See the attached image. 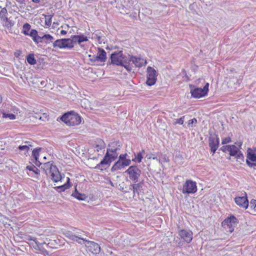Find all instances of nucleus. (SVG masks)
<instances>
[{"label": "nucleus", "instance_id": "f257e3e1", "mask_svg": "<svg viewBox=\"0 0 256 256\" xmlns=\"http://www.w3.org/2000/svg\"><path fill=\"white\" fill-rule=\"evenodd\" d=\"M42 168L52 181L58 182L62 180V176L57 167L53 164L52 162H48L44 164Z\"/></svg>", "mask_w": 256, "mask_h": 256}, {"label": "nucleus", "instance_id": "f03ea898", "mask_svg": "<svg viewBox=\"0 0 256 256\" xmlns=\"http://www.w3.org/2000/svg\"><path fill=\"white\" fill-rule=\"evenodd\" d=\"M60 120L70 126H76L81 122L80 116L74 112L65 113L61 116Z\"/></svg>", "mask_w": 256, "mask_h": 256}, {"label": "nucleus", "instance_id": "7ed1b4c3", "mask_svg": "<svg viewBox=\"0 0 256 256\" xmlns=\"http://www.w3.org/2000/svg\"><path fill=\"white\" fill-rule=\"evenodd\" d=\"M131 163L130 156L128 154H122L119 156L118 160L112 168V171L114 172L129 166Z\"/></svg>", "mask_w": 256, "mask_h": 256}, {"label": "nucleus", "instance_id": "20e7f679", "mask_svg": "<svg viewBox=\"0 0 256 256\" xmlns=\"http://www.w3.org/2000/svg\"><path fill=\"white\" fill-rule=\"evenodd\" d=\"M110 64L121 66L124 62H128V57L123 54L122 51L115 52L111 54Z\"/></svg>", "mask_w": 256, "mask_h": 256}, {"label": "nucleus", "instance_id": "39448f33", "mask_svg": "<svg viewBox=\"0 0 256 256\" xmlns=\"http://www.w3.org/2000/svg\"><path fill=\"white\" fill-rule=\"evenodd\" d=\"M125 172L128 175L130 180L133 182L136 183L138 182L141 174V170L137 166H130Z\"/></svg>", "mask_w": 256, "mask_h": 256}, {"label": "nucleus", "instance_id": "423d86ee", "mask_svg": "<svg viewBox=\"0 0 256 256\" xmlns=\"http://www.w3.org/2000/svg\"><path fill=\"white\" fill-rule=\"evenodd\" d=\"M237 224L238 220L232 216L224 220L222 222V226L225 228L228 229V232H232Z\"/></svg>", "mask_w": 256, "mask_h": 256}, {"label": "nucleus", "instance_id": "0eeeda50", "mask_svg": "<svg viewBox=\"0 0 256 256\" xmlns=\"http://www.w3.org/2000/svg\"><path fill=\"white\" fill-rule=\"evenodd\" d=\"M147 80L146 84L152 86L155 84L157 80V72L154 68L151 66H148L146 70Z\"/></svg>", "mask_w": 256, "mask_h": 256}, {"label": "nucleus", "instance_id": "6e6552de", "mask_svg": "<svg viewBox=\"0 0 256 256\" xmlns=\"http://www.w3.org/2000/svg\"><path fill=\"white\" fill-rule=\"evenodd\" d=\"M196 191V182L192 180H186L184 184L182 192L184 194H194Z\"/></svg>", "mask_w": 256, "mask_h": 256}, {"label": "nucleus", "instance_id": "1a4fd4ad", "mask_svg": "<svg viewBox=\"0 0 256 256\" xmlns=\"http://www.w3.org/2000/svg\"><path fill=\"white\" fill-rule=\"evenodd\" d=\"M209 134L210 136L208 138V144L210 148V150L214 154L218 147L220 140L218 134L214 133H211L210 132Z\"/></svg>", "mask_w": 256, "mask_h": 256}, {"label": "nucleus", "instance_id": "9d476101", "mask_svg": "<svg viewBox=\"0 0 256 256\" xmlns=\"http://www.w3.org/2000/svg\"><path fill=\"white\" fill-rule=\"evenodd\" d=\"M209 84L206 83L204 87L202 88H195L194 90L191 89L190 92L192 96L195 98H200L206 96L208 90Z\"/></svg>", "mask_w": 256, "mask_h": 256}, {"label": "nucleus", "instance_id": "9b49d317", "mask_svg": "<svg viewBox=\"0 0 256 256\" xmlns=\"http://www.w3.org/2000/svg\"><path fill=\"white\" fill-rule=\"evenodd\" d=\"M178 234L182 239L188 244L192 240V232L191 231L180 230H178Z\"/></svg>", "mask_w": 256, "mask_h": 256}, {"label": "nucleus", "instance_id": "f8f14e48", "mask_svg": "<svg viewBox=\"0 0 256 256\" xmlns=\"http://www.w3.org/2000/svg\"><path fill=\"white\" fill-rule=\"evenodd\" d=\"M128 62H132L135 65L136 67L140 68L144 66H146V60L143 58L131 56L129 54H128Z\"/></svg>", "mask_w": 256, "mask_h": 256}, {"label": "nucleus", "instance_id": "ddd939ff", "mask_svg": "<svg viewBox=\"0 0 256 256\" xmlns=\"http://www.w3.org/2000/svg\"><path fill=\"white\" fill-rule=\"evenodd\" d=\"M244 196H238L235 198L236 203L239 206L246 208L248 206V202L246 197V193H244Z\"/></svg>", "mask_w": 256, "mask_h": 256}, {"label": "nucleus", "instance_id": "4468645a", "mask_svg": "<svg viewBox=\"0 0 256 256\" xmlns=\"http://www.w3.org/2000/svg\"><path fill=\"white\" fill-rule=\"evenodd\" d=\"M106 60V52L102 48H98L97 55L96 56H94V58L92 60L100 62H104Z\"/></svg>", "mask_w": 256, "mask_h": 256}, {"label": "nucleus", "instance_id": "2eb2a0df", "mask_svg": "<svg viewBox=\"0 0 256 256\" xmlns=\"http://www.w3.org/2000/svg\"><path fill=\"white\" fill-rule=\"evenodd\" d=\"M88 243L90 244L88 246L89 250L93 254H98L100 251V247L97 243L94 242L88 241Z\"/></svg>", "mask_w": 256, "mask_h": 256}, {"label": "nucleus", "instance_id": "dca6fc26", "mask_svg": "<svg viewBox=\"0 0 256 256\" xmlns=\"http://www.w3.org/2000/svg\"><path fill=\"white\" fill-rule=\"evenodd\" d=\"M110 152H112V150H107V152L103 158V159L101 160L99 164L97 165L98 167H99L100 166H103L104 165H110V164L112 161L110 158Z\"/></svg>", "mask_w": 256, "mask_h": 256}, {"label": "nucleus", "instance_id": "f3484780", "mask_svg": "<svg viewBox=\"0 0 256 256\" xmlns=\"http://www.w3.org/2000/svg\"><path fill=\"white\" fill-rule=\"evenodd\" d=\"M67 234V236L69 237L70 240L76 241L78 243H81L80 240L87 242L86 240L81 237L82 236L78 232L74 234L68 232Z\"/></svg>", "mask_w": 256, "mask_h": 256}, {"label": "nucleus", "instance_id": "a211bd4d", "mask_svg": "<svg viewBox=\"0 0 256 256\" xmlns=\"http://www.w3.org/2000/svg\"><path fill=\"white\" fill-rule=\"evenodd\" d=\"M142 182L130 185L129 190H132L134 196L136 194H139V191L142 189Z\"/></svg>", "mask_w": 256, "mask_h": 256}, {"label": "nucleus", "instance_id": "6ab92c4d", "mask_svg": "<svg viewBox=\"0 0 256 256\" xmlns=\"http://www.w3.org/2000/svg\"><path fill=\"white\" fill-rule=\"evenodd\" d=\"M94 147L96 150L99 152L100 150H104L106 147V144L104 140L101 139H97L94 144Z\"/></svg>", "mask_w": 256, "mask_h": 256}, {"label": "nucleus", "instance_id": "aec40b11", "mask_svg": "<svg viewBox=\"0 0 256 256\" xmlns=\"http://www.w3.org/2000/svg\"><path fill=\"white\" fill-rule=\"evenodd\" d=\"M246 160H248L249 161L250 160L256 162V154L253 152L250 148H248V156Z\"/></svg>", "mask_w": 256, "mask_h": 256}, {"label": "nucleus", "instance_id": "412c9836", "mask_svg": "<svg viewBox=\"0 0 256 256\" xmlns=\"http://www.w3.org/2000/svg\"><path fill=\"white\" fill-rule=\"evenodd\" d=\"M70 178H67L66 183L63 185H62L60 186H56V190L58 191V192H64L65 190L69 188L70 186Z\"/></svg>", "mask_w": 256, "mask_h": 256}, {"label": "nucleus", "instance_id": "4be33fe9", "mask_svg": "<svg viewBox=\"0 0 256 256\" xmlns=\"http://www.w3.org/2000/svg\"><path fill=\"white\" fill-rule=\"evenodd\" d=\"M72 196H74L78 200H86V196L84 194L79 193L77 191L76 189L74 192L72 194Z\"/></svg>", "mask_w": 256, "mask_h": 256}, {"label": "nucleus", "instance_id": "5701e85b", "mask_svg": "<svg viewBox=\"0 0 256 256\" xmlns=\"http://www.w3.org/2000/svg\"><path fill=\"white\" fill-rule=\"evenodd\" d=\"M64 41H66V40H64V38L56 40L53 43V46L55 48H64Z\"/></svg>", "mask_w": 256, "mask_h": 256}, {"label": "nucleus", "instance_id": "b1692460", "mask_svg": "<svg viewBox=\"0 0 256 256\" xmlns=\"http://www.w3.org/2000/svg\"><path fill=\"white\" fill-rule=\"evenodd\" d=\"M144 152V150H142L141 152H138L137 154H134V158H132V161L137 162L140 163L142 158V154Z\"/></svg>", "mask_w": 256, "mask_h": 256}, {"label": "nucleus", "instance_id": "393cba45", "mask_svg": "<svg viewBox=\"0 0 256 256\" xmlns=\"http://www.w3.org/2000/svg\"><path fill=\"white\" fill-rule=\"evenodd\" d=\"M28 62L31 64L34 65L36 63V60L34 58V54H29L26 58Z\"/></svg>", "mask_w": 256, "mask_h": 256}, {"label": "nucleus", "instance_id": "a878e982", "mask_svg": "<svg viewBox=\"0 0 256 256\" xmlns=\"http://www.w3.org/2000/svg\"><path fill=\"white\" fill-rule=\"evenodd\" d=\"M66 41H64V48L72 49L74 45L72 44V40L70 38H64Z\"/></svg>", "mask_w": 256, "mask_h": 256}, {"label": "nucleus", "instance_id": "bb28decb", "mask_svg": "<svg viewBox=\"0 0 256 256\" xmlns=\"http://www.w3.org/2000/svg\"><path fill=\"white\" fill-rule=\"evenodd\" d=\"M107 150H110L112 152H110V158L112 160H115L118 156L117 153V149H113V148H108Z\"/></svg>", "mask_w": 256, "mask_h": 256}, {"label": "nucleus", "instance_id": "cd10ccee", "mask_svg": "<svg viewBox=\"0 0 256 256\" xmlns=\"http://www.w3.org/2000/svg\"><path fill=\"white\" fill-rule=\"evenodd\" d=\"M239 151V149L235 145H231V148L229 150L230 154V156H235Z\"/></svg>", "mask_w": 256, "mask_h": 256}, {"label": "nucleus", "instance_id": "c85d7f7f", "mask_svg": "<svg viewBox=\"0 0 256 256\" xmlns=\"http://www.w3.org/2000/svg\"><path fill=\"white\" fill-rule=\"evenodd\" d=\"M7 14V10L6 8H4L2 9L0 12V18L4 21L5 20H7V17L6 16V14Z\"/></svg>", "mask_w": 256, "mask_h": 256}, {"label": "nucleus", "instance_id": "c756f323", "mask_svg": "<svg viewBox=\"0 0 256 256\" xmlns=\"http://www.w3.org/2000/svg\"><path fill=\"white\" fill-rule=\"evenodd\" d=\"M42 148H34L32 150V156L33 158L36 160V161H38L39 156V152L41 150Z\"/></svg>", "mask_w": 256, "mask_h": 256}, {"label": "nucleus", "instance_id": "7c9ffc66", "mask_svg": "<svg viewBox=\"0 0 256 256\" xmlns=\"http://www.w3.org/2000/svg\"><path fill=\"white\" fill-rule=\"evenodd\" d=\"M53 40V36L49 34H46L43 36V41H44L46 44H48L50 42H52Z\"/></svg>", "mask_w": 256, "mask_h": 256}, {"label": "nucleus", "instance_id": "2f4dec72", "mask_svg": "<svg viewBox=\"0 0 256 256\" xmlns=\"http://www.w3.org/2000/svg\"><path fill=\"white\" fill-rule=\"evenodd\" d=\"M26 169L30 171L33 172L35 174H40V170L36 168L34 165L28 166Z\"/></svg>", "mask_w": 256, "mask_h": 256}, {"label": "nucleus", "instance_id": "473e14b6", "mask_svg": "<svg viewBox=\"0 0 256 256\" xmlns=\"http://www.w3.org/2000/svg\"><path fill=\"white\" fill-rule=\"evenodd\" d=\"M23 33L25 35H28V31L30 28V26L28 23H26L23 26Z\"/></svg>", "mask_w": 256, "mask_h": 256}, {"label": "nucleus", "instance_id": "72a5a7b5", "mask_svg": "<svg viewBox=\"0 0 256 256\" xmlns=\"http://www.w3.org/2000/svg\"><path fill=\"white\" fill-rule=\"evenodd\" d=\"M118 142H112L108 144V148L117 149V150H120V145H118Z\"/></svg>", "mask_w": 256, "mask_h": 256}, {"label": "nucleus", "instance_id": "f704fd0d", "mask_svg": "<svg viewBox=\"0 0 256 256\" xmlns=\"http://www.w3.org/2000/svg\"><path fill=\"white\" fill-rule=\"evenodd\" d=\"M72 40V44L74 45V43L78 42V44L79 36L74 35L71 36L70 38H69Z\"/></svg>", "mask_w": 256, "mask_h": 256}, {"label": "nucleus", "instance_id": "c9c22d12", "mask_svg": "<svg viewBox=\"0 0 256 256\" xmlns=\"http://www.w3.org/2000/svg\"><path fill=\"white\" fill-rule=\"evenodd\" d=\"M53 16V15H48L47 16L46 18L45 23L48 26H50L52 24V18Z\"/></svg>", "mask_w": 256, "mask_h": 256}, {"label": "nucleus", "instance_id": "e433bc0d", "mask_svg": "<svg viewBox=\"0 0 256 256\" xmlns=\"http://www.w3.org/2000/svg\"><path fill=\"white\" fill-rule=\"evenodd\" d=\"M38 120L43 122L48 120V116L46 114L44 113L40 114V117H38Z\"/></svg>", "mask_w": 256, "mask_h": 256}, {"label": "nucleus", "instance_id": "4c0bfd02", "mask_svg": "<svg viewBox=\"0 0 256 256\" xmlns=\"http://www.w3.org/2000/svg\"><path fill=\"white\" fill-rule=\"evenodd\" d=\"M4 22H5L4 24V26L8 29L10 28L14 24L12 23V21L9 20L8 18H7V20H5Z\"/></svg>", "mask_w": 256, "mask_h": 256}, {"label": "nucleus", "instance_id": "58836bf2", "mask_svg": "<svg viewBox=\"0 0 256 256\" xmlns=\"http://www.w3.org/2000/svg\"><path fill=\"white\" fill-rule=\"evenodd\" d=\"M130 62H124L123 64H122L121 66L124 67V68L128 71V72H131L132 70V66H130L129 64Z\"/></svg>", "mask_w": 256, "mask_h": 256}, {"label": "nucleus", "instance_id": "ea45409f", "mask_svg": "<svg viewBox=\"0 0 256 256\" xmlns=\"http://www.w3.org/2000/svg\"><path fill=\"white\" fill-rule=\"evenodd\" d=\"M38 35V32L36 30H32L28 36H30L34 40Z\"/></svg>", "mask_w": 256, "mask_h": 256}, {"label": "nucleus", "instance_id": "a19ab883", "mask_svg": "<svg viewBox=\"0 0 256 256\" xmlns=\"http://www.w3.org/2000/svg\"><path fill=\"white\" fill-rule=\"evenodd\" d=\"M79 36V40H78V44H80L81 42H86L88 40L87 37L83 34L78 35Z\"/></svg>", "mask_w": 256, "mask_h": 256}, {"label": "nucleus", "instance_id": "79ce46f5", "mask_svg": "<svg viewBox=\"0 0 256 256\" xmlns=\"http://www.w3.org/2000/svg\"><path fill=\"white\" fill-rule=\"evenodd\" d=\"M230 148H231V145L224 146L220 148V150H221L224 152H229V150H230Z\"/></svg>", "mask_w": 256, "mask_h": 256}, {"label": "nucleus", "instance_id": "37998d69", "mask_svg": "<svg viewBox=\"0 0 256 256\" xmlns=\"http://www.w3.org/2000/svg\"><path fill=\"white\" fill-rule=\"evenodd\" d=\"M34 42L36 44L42 42H43V36H40L38 35L34 40Z\"/></svg>", "mask_w": 256, "mask_h": 256}, {"label": "nucleus", "instance_id": "c03bdc74", "mask_svg": "<svg viewBox=\"0 0 256 256\" xmlns=\"http://www.w3.org/2000/svg\"><path fill=\"white\" fill-rule=\"evenodd\" d=\"M184 116L182 117H181L180 118L178 119H175L174 120V124L176 125V124H182L184 123Z\"/></svg>", "mask_w": 256, "mask_h": 256}, {"label": "nucleus", "instance_id": "a18cd8bd", "mask_svg": "<svg viewBox=\"0 0 256 256\" xmlns=\"http://www.w3.org/2000/svg\"><path fill=\"white\" fill-rule=\"evenodd\" d=\"M246 163L250 168H253L256 170V162H252L248 160H246Z\"/></svg>", "mask_w": 256, "mask_h": 256}, {"label": "nucleus", "instance_id": "49530a36", "mask_svg": "<svg viewBox=\"0 0 256 256\" xmlns=\"http://www.w3.org/2000/svg\"><path fill=\"white\" fill-rule=\"evenodd\" d=\"M18 148L20 150H24L26 151V152H28L29 150V147H28V146H27V145H24V146H20L18 147Z\"/></svg>", "mask_w": 256, "mask_h": 256}, {"label": "nucleus", "instance_id": "de8ad7c7", "mask_svg": "<svg viewBox=\"0 0 256 256\" xmlns=\"http://www.w3.org/2000/svg\"><path fill=\"white\" fill-rule=\"evenodd\" d=\"M3 115L4 116V117L8 118L10 120H14L16 118L15 115L12 114L4 113Z\"/></svg>", "mask_w": 256, "mask_h": 256}, {"label": "nucleus", "instance_id": "09e8293b", "mask_svg": "<svg viewBox=\"0 0 256 256\" xmlns=\"http://www.w3.org/2000/svg\"><path fill=\"white\" fill-rule=\"evenodd\" d=\"M231 142V138L230 137L228 136L225 138H222V144H226Z\"/></svg>", "mask_w": 256, "mask_h": 256}, {"label": "nucleus", "instance_id": "8fccbe9b", "mask_svg": "<svg viewBox=\"0 0 256 256\" xmlns=\"http://www.w3.org/2000/svg\"><path fill=\"white\" fill-rule=\"evenodd\" d=\"M196 122H197V120H196V118H192V120H190L188 121V126L189 127H190H190H192V126H193L192 124H196Z\"/></svg>", "mask_w": 256, "mask_h": 256}, {"label": "nucleus", "instance_id": "3c124183", "mask_svg": "<svg viewBox=\"0 0 256 256\" xmlns=\"http://www.w3.org/2000/svg\"><path fill=\"white\" fill-rule=\"evenodd\" d=\"M236 158L237 160L238 159H240L242 160V161H244V156L240 151H239L238 152V154H236Z\"/></svg>", "mask_w": 256, "mask_h": 256}, {"label": "nucleus", "instance_id": "603ef678", "mask_svg": "<svg viewBox=\"0 0 256 256\" xmlns=\"http://www.w3.org/2000/svg\"><path fill=\"white\" fill-rule=\"evenodd\" d=\"M98 41L99 42V43L101 44L102 42L104 43V37H102L100 36H98Z\"/></svg>", "mask_w": 256, "mask_h": 256}, {"label": "nucleus", "instance_id": "864d4df0", "mask_svg": "<svg viewBox=\"0 0 256 256\" xmlns=\"http://www.w3.org/2000/svg\"><path fill=\"white\" fill-rule=\"evenodd\" d=\"M256 204V200H252L250 202V208H254V206Z\"/></svg>", "mask_w": 256, "mask_h": 256}, {"label": "nucleus", "instance_id": "5fc2aeb1", "mask_svg": "<svg viewBox=\"0 0 256 256\" xmlns=\"http://www.w3.org/2000/svg\"><path fill=\"white\" fill-rule=\"evenodd\" d=\"M30 240H32L33 241H34L36 244L37 246H38L39 244H45V242H41V243H40L39 242H38V241H36V238H30V239H29Z\"/></svg>", "mask_w": 256, "mask_h": 256}, {"label": "nucleus", "instance_id": "6e6d98bb", "mask_svg": "<svg viewBox=\"0 0 256 256\" xmlns=\"http://www.w3.org/2000/svg\"><path fill=\"white\" fill-rule=\"evenodd\" d=\"M40 114H35L32 116V118L38 119Z\"/></svg>", "mask_w": 256, "mask_h": 256}, {"label": "nucleus", "instance_id": "4d7b16f0", "mask_svg": "<svg viewBox=\"0 0 256 256\" xmlns=\"http://www.w3.org/2000/svg\"><path fill=\"white\" fill-rule=\"evenodd\" d=\"M24 144H25V145L28 146V147L32 146V143L29 141H25L24 142Z\"/></svg>", "mask_w": 256, "mask_h": 256}, {"label": "nucleus", "instance_id": "13d9d810", "mask_svg": "<svg viewBox=\"0 0 256 256\" xmlns=\"http://www.w3.org/2000/svg\"><path fill=\"white\" fill-rule=\"evenodd\" d=\"M130 190H129V188H127L126 187L124 188V192L125 193L129 192Z\"/></svg>", "mask_w": 256, "mask_h": 256}, {"label": "nucleus", "instance_id": "bf43d9fd", "mask_svg": "<svg viewBox=\"0 0 256 256\" xmlns=\"http://www.w3.org/2000/svg\"><path fill=\"white\" fill-rule=\"evenodd\" d=\"M60 33L62 35H64L66 34V32L64 30H62Z\"/></svg>", "mask_w": 256, "mask_h": 256}, {"label": "nucleus", "instance_id": "052dcab7", "mask_svg": "<svg viewBox=\"0 0 256 256\" xmlns=\"http://www.w3.org/2000/svg\"><path fill=\"white\" fill-rule=\"evenodd\" d=\"M119 186H120V190H122L123 192H124V188L122 186V184H119Z\"/></svg>", "mask_w": 256, "mask_h": 256}, {"label": "nucleus", "instance_id": "680f3d73", "mask_svg": "<svg viewBox=\"0 0 256 256\" xmlns=\"http://www.w3.org/2000/svg\"><path fill=\"white\" fill-rule=\"evenodd\" d=\"M32 2L36 4H38L40 2V0H32Z\"/></svg>", "mask_w": 256, "mask_h": 256}, {"label": "nucleus", "instance_id": "e2e57ef3", "mask_svg": "<svg viewBox=\"0 0 256 256\" xmlns=\"http://www.w3.org/2000/svg\"><path fill=\"white\" fill-rule=\"evenodd\" d=\"M153 160H158L159 162H160V160L157 158V157H153L152 158Z\"/></svg>", "mask_w": 256, "mask_h": 256}, {"label": "nucleus", "instance_id": "0e129e2a", "mask_svg": "<svg viewBox=\"0 0 256 256\" xmlns=\"http://www.w3.org/2000/svg\"><path fill=\"white\" fill-rule=\"evenodd\" d=\"M146 157H147V158H148V159H150V158H152V157L150 156H150L147 155V156H146Z\"/></svg>", "mask_w": 256, "mask_h": 256}, {"label": "nucleus", "instance_id": "69168bd1", "mask_svg": "<svg viewBox=\"0 0 256 256\" xmlns=\"http://www.w3.org/2000/svg\"><path fill=\"white\" fill-rule=\"evenodd\" d=\"M254 210L256 212V204L254 206Z\"/></svg>", "mask_w": 256, "mask_h": 256}, {"label": "nucleus", "instance_id": "338daca9", "mask_svg": "<svg viewBox=\"0 0 256 256\" xmlns=\"http://www.w3.org/2000/svg\"><path fill=\"white\" fill-rule=\"evenodd\" d=\"M2 102V98L0 96V104Z\"/></svg>", "mask_w": 256, "mask_h": 256}, {"label": "nucleus", "instance_id": "774afa93", "mask_svg": "<svg viewBox=\"0 0 256 256\" xmlns=\"http://www.w3.org/2000/svg\"><path fill=\"white\" fill-rule=\"evenodd\" d=\"M110 184H111V186H114L112 182H110Z\"/></svg>", "mask_w": 256, "mask_h": 256}]
</instances>
